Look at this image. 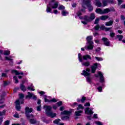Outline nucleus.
<instances>
[{
  "mask_svg": "<svg viewBox=\"0 0 125 125\" xmlns=\"http://www.w3.org/2000/svg\"><path fill=\"white\" fill-rule=\"evenodd\" d=\"M43 109H45V114L48 117L54 118V117L56 116V113H53V112L51 111V109H52L51 106L48 105H44Z\"/></svg>",
  "mask_w": 125,
  "mask_h": 125,
  "instance_id": "nucleus-1",
  "label": "nucleus"
},
{
  "mask_svg": "<svg viewBox=\"0 0 125 125\" xmlns=\"http://www.w3.org/2000/svg\"><path fill=\"white\" fill-rule=\"evenodd\" d=\"M90 2H91V1L90 0H83L82 4V7H83V8L85 9L86 5L87 7H88V9L89 12L93 10V7L92 6V5H91Z\"/></svg>",
  "mask_w": 125,
  "mask_h": 125,
  "instance_id": "nucleus-2",
  "label": "nucleus"
},
{
  "mask_svg": "<svg viewBox=\"0 0 125 125\" xmlns=\"http://www.w3.org/2000/svg\"><path fill=\"white\" fill-rule=\"evenodd\" d=\"M72 111H74V109H71V111L64 110L61 113V115H67V116L61 117L62 120V121H67L70 120V117H69V115L72 113Z\"/></svg>",
  "mask_w": 125,
  "mask_h": 125,
  "instance_id": "nucleus-3",
  "label": "nucleus"
},
{
  "mask_svg": "<svg viewBox=\"0 0 125 125\" xmlns=\"http://www.w3.org/2000/svg\"><path fill=\"white\" fill-rule=\"evenodd\" d=\"M95 19V14L92 13L90 14V16L85 15L83 17V20L87 22H92Z\"/></svg>",
  "mask_w": 125,
  "mask_h": 125,
  "instance_id": "nucleus-4",
  "label": "nucleus"
},
{
  "mask_svg": "<svg viewBox=\"0 0 125 125\" xmlns=\"http://www.w3.org/2000/svg\"><path fill=\"white\" fill-rule=\"evenodd\" d=\"M82 75L83 76H85V77H87V82H88V83H90V78L89 77V76H90V73L86 72L85 70H83V73H82Z\"/></svg>",
  "mask_w": 125,
  "mask_h": 125,
  "instance_id": "nucleus-5",
  "label": "nucleus"
},
{
  "mask_svg": "<svg viewBox=\"0 0 125 125\" xmlns=\"http://www.w3.org/2000/svg\"><path fill=\"white\" fill-rule=\"evenodd\" d=\"M28 95L26 96L25 98H33L34 100H37V96H36L34 94L28 92Z\"/></svg>",
  "mask_w": 125,
  "mask_h": 125,
  "instance_id": "nucleus-6",
  "label": "nucleus"
},
{
  "mask_svg": "<svg viewBox=\"0 0 125 125\" xmlns=\"http://www.w3.org/2000/svg\"><path fill=\"white\" fill-rule=\"evenodd\" d=\"M102 41L104 42V44L106 46H110V42H109L108 38L104 37L102 39Z\"/></svg>",
  "mask_w": 125,
  "mask_h": 125,
  "instance_id": "nucleus-7",
  "label": "nucleus"
},
{
  "mask_svg": "<svg viewBox=\"0 0 125 125\" xmlns=\"http://www.w3.org/2000/svg\"><path fill=\"white\" fill-rule=\"evenodd\" d=\"M34 111V110L32 108H30L28 106L25 107V115L27 114H31V113H32V112H33Z\"/></svg>",
  "mask_w": 125,
  "mask_h": 125,
  "instance_id": "nucleus-8",
  "label": "nucleus"
},
{
  "mask_svg": "<svg viewBox=\"0 0 125 125\" xmlns=\"http://www.w3.org/2000/svg\"><path fill=\"white\" fill-rule=\"evenodd\" d=\"M98 65V64H97V63H94V65L91 67L92 73H95V71H96V69L97 68Z\"/></svg>",
  "mask_w": 125,
  "mask_h": 125,
  "instance_id": "nucleus-9",
  "label": "nucleus"
},
{
  "mask_svg": "<svg viewBox=\"0 0 125 125\" xmlns=\"http://www.w3.org/2000/svg\"><path fill=\"white\" fill-rule=\"evenodd\" d=\"M98 74L99 76H100V82L101 83H103L104 82V76H103V74H102V72L99 71L98 72Z\"/></svg>",
  "mask_w": 125,
  "mask_h": 125,
  "instance_id": "nucleus-10",
  "label": "nucleus"
},
{
  "mask_svg": "<svg viewBox=\"0 0 125 125\" xmlns=\"http://www.w3.org/2000/svg\"><path fill=\"white\" fill-rule=\"evenodd\" d=\"M11 73L12 74H15V75L16 76L17 75H24V73L23 72H21L20 73L19 72H18V71L16 70H11Z\"/></svg>",
  "mask_w": 125,
  "mask_h": 125,
  "instance_id": "nucleus-11",
  "label": "nucleus"
},
{
  "mask_svg": "<svg viewBox=\"0 0 125 125\" xmlns=\"http://www.w3.org/2000/svg\"><path fill=\"white\" fill-rule=\"evenodd\" d=\"M25 116L27 120H31V119H34V118H35V115H34V114H32L30 113L25 114Z\"/></svg>",
  "mask_w": 125,
  "mask_h": 125,
  "instance_id": "nucleus-12",
  "label": "nucleus"
},
{
  "mask_svg": "<svg viewBox=\"0 0 125 125\" xmlns=\"http://www.w3.org/2000/svg\"><path fill=\"white\" fill-rule=\"evenodd\" d=\"M85 114H90V115H92V114H93V111H92V110L91 109L89 110V107H87L85 110Z\"/></svg>",
  "mask_w": 125,
  "mask_h": 125,
  "instance_id": "nucleus-13",
  "label": "nucleus"
},
{
  "mask_svg": "<svg viewBox=\"0 0 125 125\" xmlns=\"http://www.w3.org/2000/svg\"><path fill=\"white\" fill-rule=\"evenodd\" d=\"M95 4L98 7H101L102 6V3L99 0H95Z\"/></svg>",
  "mask_w": 125,
  "mask_h": 125,
  "instance_id": "nucleus-14",
  "label": "nucleus"
},
{
  "mask_svg": "<svg viewBox=\"0 0 125 125\" xmlns=\"http://www.w3.org/2000/svg\"><path fill=\"white\" fill-rule=\"evenodd\" d=\"M95 13L98 14L103 15V10L101 8H97L95 10Z\"/></svg>",
  "mask_w": 125,
  "mask_h": 125,
  "instance_id": "nucleus-15",
  "label": "nucleus"
},
{
  "mask_svg": "<svg viewBox=\"0 0 125 125\" xmlns=\"http://www.w3.org/2000/svg\"><path fill=\"white\" fill-rule=\"evenodd\" d=\"M92 40V36H88L86 38V41L88 43H93V42L91 41Z\"/></svg>",
  "mask_w": 125,
  "mask_h": 125,
  "instance_id": "nucleus-16",
  "label": "nucleus"
},
{
  "mask_svg": "<svg viewBox=\"0 0 125 125\" xmlns=\"http://www.w3.org/2000/svg\"><path fill=\"white\" fill-rule=\"evenodd\" d=\"M29 122L30 124H32V125H35V124H37V120L35 119V118H31L29 119Z\"/></svg>",
  "mask_w": 125,
  "mask_h": 125,
  "instance_id": "nucleus-17",
  "label": "nucleus"
},
{
  "mask_svg": "<svg viewBox=\"0 0 125 125\" xmlns=\"http://www.w3.org/2000/svg\"><path fill=\"white\" fill-rule=\"evenodd\" d=\"M89 43V45L87 46V49L90 50H92L94 47L93 43Z\"/></svg>",
  "mask_w": 125,
  "mask_h": 125,
  "instance_id": "nucleus-18",
  "label": "nucleus"
},
{
  "mask_svg": "<svg viewBox=\"0 0 125 125\" xmlns=\"http://www.w3.org/2000/svg\"><path fill=\"white\" fill-rule=\"evenodd\" d=\"M110 12L111 10H110L109 8L104 9V10H103V14H106V13H109V12Z\"/></svg>",
  "mask_w": 125,
  "mask_h": 125,
  "instance_id": "nucleus-19",
  "label": "nucleus"
},
{
  "mask_svg": "<svg viewBox=\"0 0 125 125\" xmlns=\"http://www.w3.org/2000/svg\"><path fill=\"white\" fill-rule=\"evenodd\" d=\"M113 22V21H109L106 22H105V26H112Z\"/></svg>",
  "mask_w": 125,
  "mask_h": 125,
  "instance_id": "nucleus-20",
  "label": "nucleus"
},
{
  "mask_svg": "<svg viewBox=\"0 0 125 125\" xmlns=\"http://www.w3.org/2000/svg\"><path fill=\"white\" fill-rule=\"evenodd\" d=\"M108 18H109L108 16H102L101 17H100V19L104 21L106 20V19H108Z\"/></svg>",
  "mask_w": 125,
  "mask_h": 125,
  "instance_id": "nucleus-21",
  "label": "nucleus"
},
{
  "mask_svg": "<svg viewBox=\"0 0 125 125\" xmlns=\"http://www.w3.org/2000/svg\"><path fill=\"white\" fill-rule=\"evenodd\" d=\"M88 59H90L91 60V57L89 55L83 56V59L84 60H87Z\"/></svg>",
  "mask_w": 125,
  "mask_h": 125,
  "instance_id": "nucleus-22",
  "label": "nucleus"
},
{
  "mask_svg": "<svg viewBox=\"0 0 125 125\" xmlns=\"http://www.w3.org/2000/svg\"><path fill=\"white\" fill-rule=\"evenodd\" d=\"M21 89L22 91H26L27 90V89H26V87L23 84H21Z\"/></svg>",
  "mask_w": 125,
  "mask_h": 125,
  "instance_id": "nucleus-23",
  "label": "nucleus"
},
{
  "mask_svg": "<svg viewBox=\"0 0 125 125\" xmlns=\"http://www.w3.org/2000/svg\"><path fill=\"white\" fill-rule=\"evenodd\" d=\"M82 113H83V110L76 111L75 112V116H76L77 117H78L79 116H81V114H82Z\"/></svg>",
  "mask_w": 125,
  "mask_h": 125,
  "instance_id": "nucleus-24",
  "label": "nucleus"
},
{
  "mask_svg": "<svg viewBox=\"0 0 125 125\" xmlns=\"http://www.w3.org/2000/svg\"><path fill=\"white\" fill-rule=\"evenodd\" d=\"M83 66H85V67H88L89 65H90V62H85L82 63Z\"/></svg>",
  "mask_w": 125,
  "mask_h": 125,
  "instance_id": "nucleus-25",
  "label": "nucleus"
},
{
  "mask_svg": "<svg viewBox=\"0 0 125 125\" xmlns=\"http://www.w3.org/2000/svg\"><path fill=\"white\" fill-rule=\"evenodd\" d=\"M62 14L63 16H66L67 14H69V13L65 10H63L62 12Z\"/></svg>",
  "mask_w": 125,
  "mask_h": 125,
  "instance_id": "nucleus-26",
  "label": "nucleus"
},
{
  "mask_svg": "<svg viewBox=\"0 0 125 125\" xmlns=\"http://www.w3.org/2000/svg\"><path fill=\"white\" fill-rule=\"evenodd\" d=\"M102 2L104 6H107V5H108V1L106 0H103Z\"/></svg>",
  "mask_w": 125,
  "mask_h": 125,
  "instance_id": "nucleus-27",
  "label": "nucleus"
},
{
  "mask_svg": "<svg viewBox=\"0 0 125 125\" xmlns=\"http://www.w3.org/2000/svg\"><path fill=\"white\" fill-rule=\"evenodd\" d=\"M117 38L119 39V41L121 42L123 40V38H124V36L123 35H117Z\"/></svg>",
  "mask_w": 125,
  "mask_h": 125,
  "instance_id": "nucleus-28",
  "label": "nucleus"
},
{
  "mask_svg": "<svg viewBox=\"0 0 125 125\" xmlns=\"http://www.w3.org/2000/svg\"><path fill=\"white\" fill-rule=\"evenodd\" d=\"M58 9L59 10H64L65 9V6H63V5H60L58 7Z\"/></svg>",
  "mask_w": 125,
  "mask_h": 125,
  "instance_id": "nucleus-29",
  "label": "nucleus"
},
{
  "mask_svg": "<svg viewBox=\"0 0 125 125\" xmlns=\"http://www.w3.org/2000/svg\"><path fill=\"white\" fill-rule=\"evenodd\" d=\"M3 54L4 55H9V54H10V51L5 50L4 51Z\"/></svg>",
  "mask_w": 125,
  "mask_h": 125,
  "instance_id": "nucleus-30",
  "label": "nucleus"
},
{
  "mask_svg": "<svg viewBox=\"0 0 125 125\" xmlns=\"http://www.w3.org/2000/svg\"><path fill=\"white\" fill-rule=\"evenodd\" d=\"M57 7H58V2L55 3L54 6H52V8L53 9H56L57 8Z\"/></svg>",
  "mask_w": 125,
  "mask_h": 125,
  "instance_id": "nucleus-31",
  "label": "nucleus"
},
{
  "mask_svg": "<svg viewBox=\"0 0 125 125\" xmlns=\"http://www.w3.org/2000/svg\"><path fill=\"white\" fill-rule=\"evenodd\" d=\"M37 110L39 112H41V111H42V104L37 106Z\"/></svg>",
  "mask_w": 125,
  "mask_h": 125,
  "instance_id": "nucleus-32",
  "label": "nucleus"
},
{
  "mask_svg": "<svg viewBox=\"0 0 125 125\" xmlns=\"http://www.w3.org/2000/svg\"><path fill=\"white\" fill-rule=\"evenodd\" d=\"M84 108V107L82 104H79L78 107H77V109L78 110H80V109H82V110H83Z\"/></svg>",
  "mask_w": 125,
  "mask_h": 125,
  "instance_id": "nucleus-33",
  "label": "nucleus"
},
{
  "mask_svg": "<svg viewBox=\"0 0 125 125\" xmlns=\"http://www.w3.org/2000/svg\"><path fill=\"white\" fill-rule=\"evenodd\" d=\"M61 120L60 119H56L55 121H53V123L56 125H58L59 124V122H60Z\"/></svg>",
  "mask_w": 125,
  "mask_h": 125,
  "instance_id": "nucleus-34",
  "label": "nucleus"
},
{
  "mask_svg": "<svg viewBox=\"0 0 125 125\" xmlns=\"http://www.w3.org/2000/svg\"><path fill=\"white\" fill-rule=\"evenodd\" d=\"M79 60L80 62H83V59H82V54L81 53H79L78 55Z\"/></svg>",
  "mask_w": 125,
  "mask_h": 125,
  "instance_id": "nucleus-35",
  "label": "nucleus"
},
{
  "mask_svg": "<svg viewBox=\"0 0 125 125\" xmlns=\"http://www.w3.org/2000/svg\"><path fill=\"white\" fill-rule=\"evenodd\" d=\"M51 8H50V7L49 6H47V9H46V12H51Z\"/></svg>",
  "mask_w": 125,
  "mask_h": 125,
  "instance_id": "nucleus-36",
  "label": "nucleus"
},
{
  "mask_svg": "<svg viewBox=\"0 0 125 125\" xmlns=\"http://www.w3.org/2000/svg\"><path fill=\"white\" fill-rule=\"evenodd\" d=\"M13 79L15 81V83H19V81H18V79H17V77L15 76L13 77Z\"/></svg>",
  "mask_w": 125,
  "mask_h": 125,
  "instance_id": "nucleus-37",
  "label": "nucleus"
},
{
  "mask_svg": "<svg viewBox=\"0 0 125 125\" xmlns=\"http://www.w3.org/2000/svg\"><path fill=\"white\" fill-rule=\"evenodd\" d=\"M16 108L18 111H20L21 109V106H20V104L16 105Z\"/></svg>",
  "mask_w": 125,
  "mask_h": 125,
  "instance_id": "nucleus-38",
  "label": "nucleus"
},
{
  "mask_svg": "<svg viewBox=\"0 0 125 125\" xmlns=\"http://www.w3.org/2000/svg\"><path fill=\"white\" fill-rule=\"evenodd\" d=\"M99 18H97L95 21L94 24H98L99 23Z\"/></svg>",
  "mask_w": 125,
  "mask_h": 125,
  "instance_id": "nucleus-39",
  "label": "nucleus"
},
{
  "mask_svg": "<svg viewBox=\"0 0 125 125\" xmlns=\"http://www.w3.org/2000/svg\"><path fill=\"white\" fill-rule=\"evenodd\" d=\"M95 58H96V60H97L98 61H103V59L102 58H99L98 57H95Z\"/></svg>",
  "mask_w": 125,
  "mask_h": 125,
  "instance_id": "nucleus-40",
  "label": "nucleus"
},
{
  "mask_svg": "<svg viewBox=\"0 0 125 125\" xmlns=\"http://www.w3.org/2000/svg\"><path fill=\"white\" fill-rule=\"evenodd\" d=\"M20 99H22L25 97V95H23V94L21 93L19 94Z\"/></svg>",
  "mask_w": 125,
  "mask_h": 125,
  "instance_id": "nucleus-41",
  "label": "nucleus"
},
{
  "mask_svg": "<svg viewBox=\"0 0 125 125\" xmlns=\"http://www.w3.org/2000/svg\"><path fill=\"white\" fill-rule=\"evenodd\" d=\"M99 28H100V26L99 25V24H98L94 27V29L96 31H98V30H99Z\"/></svg>",
  "mask_w": 125,
  "mask_h": 125,
  "instance_id": "nucleus-42",
  "label": "nucleus"
},
{
  "mask_svg": "<svg viewBox=\"0 0 125 125\" xmlns=\"http://www.w3.org/2000/svg\"><path fill=\"white\" fill-rule=\"evenodd\" d=\"M5 110H3L2 112L0 111V116H3V115H5Z\"/></svg>",
  "mask_w": 125,
  "mask_h": 125,
  "instance_id": "nucleus-43",
  "label": "nucleus"
},
{
  "mask_svg": "<svg viewBox=\"0 0 125 125\" xmlns=\"http://www.w3.org/2000/svg\"><path fill=\"white\" fill-rule=\"evenodd\" d=\"M15 103L16 105H20V101H19V100H17Z\"/></svg>",
  "mask_w": 125,
  "mask_h": 125,
  "instance_id": "nucleus-44",
  "label": "nucleus"
},
{
  "mask_svg": "<svg viewBox=\"0 0 125 125\" xmlns=\"http://www.w3.org/2000/svg\"><path fill=\"white\" fill-rule=\"evenodd\" d=\"M57 104L58 106H59H59H61V105H62V102L61 101H60L59 102H58L57 103Z\"/></svg>",
  "mask_w": 125,
  "mask_h": 125,
  "instance_id": "nucleus-45",
  "label": "nucleus"
},
{
  "mask_svg": "<svg viewBox=\"0 0 125 125\" xmlns=\"http://www.w3.org/2000/svg\"><path fill=\"white\" fill-rule=\"evenodd\" d=\"M118 5H121V4H122V3L124 2L123 0H118Z\"/></svg>",
  "mask_w": 125,
  "mask_h": 125,
  "instance_id": "nucleus-46",
  "label": "nucleus"
},
{
  "mask_svg": "<svg viewBox=\"0 0 125 125\" xmlns=\"http://www.w3.org/2000/svg\"><path fill=\"white\" fill-rule=\"evenodd\" d=\"M77 16H81L82 15V12H81V11H78L77 13Z\"/></svg>",
  "mask_w": 125,
  "mask_h": 125,
  "instance_id": "nucleus-47",
  "label": "nucleus"
},
{
  "mask_svg": "<svg viewBox=\"0 0 125 125\" xmlns=\"http://www.w3.org/2000/svg\"><path fill=\"white\" fill-rule=\"evenodd\" d=\"M111 29L112 27H105V31H106V32H108V31H110V30H111Z\"/></svg>",
  "mask_w": 125,
  "mask_h": 125,
  "instance_id": "nucleus-48",
  "label": "nucleus"
},
{
  "mask_svg": "<svg viewBox=\"0 0 125 125\" xmlns=\"http://www.w3.org/2000/svg\"><path fill=\"white\" fill-rule=\"evenodd\" d=\"M50 102H54V103H56V102H57V100H56V99H52V100H51L50 101Z\"/></svg>",
  "mask_w": 125,
  "mask_h": 125,
  "instance_id": "nucleus-49",
  "label": "nucleus"
},
{
  "mask_svg": "<svg viewBox=\"0 0 125 125\" xmlns=\"http://www.w3.org/2000/svg\"><path fill=\"white\" fill-rule=\"evenodd\" d=\"M85 100V97H83L82 99H81V102H82V103H83V102H84Z\"/></svg>",
  "mask_w": 125,
  "mask_h": 125,
  "instance_id": "nucleus-50",
  "label": "nucleus"
},
{
  "mask_svg": "<svg viewBox=\"0 0 125 125\" xmlns=\"http://www.w3.org/2000/svg\"><path fill=\"white\" fill-rule=\"evenodd\" d=\"M107 2H109V3L113 4L114 3V0H108Z\"/></svg>",
  "mask_w": 125,
  "mask_h": 125,
  "instance_id": "nucleus-51",
  "label": "nucleus"
},
{
  "mask_svg": "<svg viewBox=\"0 0 125 125\" xmlns=\"http://www.w3.org/2000/svg\"><path fill=\"white\" fill-rule=\"evenodd\" d=\"M1 77L6 78V77H7V75H6V73H2Z\"/></svg>",
  "mask_w": 125,
  "mask_h": 125,
  "instance_id": "nucleus-52",
  "label": "nucleus"
},
{
  "mask_svg": "<svg viewBox=\"0 0 125 125\" xmlns=\"http://www.w3.org/2000/svg\"><path fill=\"white\" fill-rule=\"evenodd\" d=\"M27 89H28V90L30 89V90H32V91H34V90H35V89L33 88V87H28L27 88Z\"/></svg>",
  "mask_w": 125,
  "mask_h": 125,
  "instance_id": "nucleus-53",
  "label": "nucleus"
},
{
  "mask_svg": "<svg viewBox=\"0 0 125 125\" xmlns=\"http://www.w3.org/2000/svg\"><path fill=\"white\" fill-rule=\"evenodd\" d=\"M110 36L111 38H114V37H115V33H111L110 34Z\"/></svg>",
  "mask_w": 125,
  "mask_h": 125,
  "instance_id": "nucleus-54",
  "label": "nucleus"
},
{
  "mask_svg": "<svg viewBox=\"0 0 125 125\" xmlns=\"http://www.w3.org/2000/svg\"><path fill=\"white\" fill-rule=\"evenodd\" d=\"M95 124H96V125H102V124H101V122L99 121L95 122Z\"/></svg>",
  "mask_w": 125,
  "mask_h": 125,
  "instance_id": "nucleus-55",
  "label": "nucleus"
},
{
  "mask_svg": "<svg viewBox=\"0 0 125 125\" xmlns=\"http://www.w3.org/2000/svg\"><path fill=\"white\" fill-rule=\"evenodd\" d=\"M105 28H106V27H105V26H104V25H101V29L102 30H105Z\"/></svg>",
  "mask_w": 125,
  "mask_h": 125,
  "instance_id": "nucleus-56",
  "label": "nucleus"
},
{
  "mask_svg": "<svg viewBox=\"0 0 125 125\" xmlns=\"http://www.w3.org/2000/svg\"><path fill=\"white\" fill-rule=\"evenodd\" d=\"M14 117L15 118H19V114L18 113H16L14 115Z\"/></svg>",
  "mask_w": 125,
  "mask_h": 125,
  "instance_id": "nucleus-57",
  "label": "nucleus"
},
{
  "mask_svg": "<svg viewBox=\"0 0 125 125\" xmlns=\"http://www.w3.org/2000/svg\"><path fill=\"white\" fill-rule=\"evenodd\" d=\"M98 90H99V91H102V86H100L99 87H98Z\"/></svg>",
  "mask_w": 125,
  "mask_h": 125,
  "instance_id": "nucleus-58",
  "label": "nucleus"
},
{
  "mask_svg": "<svg viewBox=\"0 0 125 125\" xmlns=\"http://www.w3.org/2000/svg\"><path fill=\"white\" fill-rule=\"evenodd\" d=\"M65 109V108L64 107V106H61L60 108V111H64V109Z\"/></svg>",
  "mask_w": 125,
  "mask_h": 125,
  "instance_id": "nucleus-59",
  "label": "nucleus"
},
{
  "mask_svg": "<svg viewBox=\"0 0 125 125\" xmlns=\"http://www.w3.org/2000/svg\"><path fill=\"white\" fill-rule=\"evenodd\" d=\"M5 58L6 60H8V61H9L12 60V59H10V58L7 57H5Z\"/></svg>",
  "mask_w": 125,
  "mask_h": 125,
  "instance_id": "nucleus-60",
  "label": "nucleus"
},
{
  "mask_svg": "<svg viewBox=\"0 0 125 125\" xmlns=\"http://www.w3.org/2000/svg\"><path fill=\"white\" fill-rule=\"evenodd\" d=\"M121 19H122V20H125V16H124V15H121Z\"/></svg>",
  "mask_w": 125,
  "mask_h": 125,
  "instance_id": "nucleus-61",
  "label": "nucleus"
},
{
  "mask_svg": "<svg viewBox=\"0 0 125 125\" xmlns=\"http://www.w3.org/2000/svg\"><path fill=\"white\" fill-rule=\"evenodd\" d=\"M84 106H90V104H89V103H87L84 104Z\"/></svg>",
  "mask_w": 125,
  "mask_h": 125,
  "instance_id": "nucleus-62",
  "label": "nucleus"
},
{
  "mask_svg": "<svg viewBox=\"0 0 125 125\" xmlns=\"http://www.w3.org/2000/svg\"><path fill=\"white\" fill-rule=\"evenodd\" d=\"M9 125V121H6L5 122V125Z\"/></svg>",
  "mask_w": 125,
  "mask_h": 125,
  "instance_id": "nucleus-63",
  "label": "nucleus"
},
{
  "mask_svg": "<svg viewBox=\"0 0 125 125\" xmlns=\"http://www.w3.org/2000/svg\"><path fill=\"white\" fill-rule=\"evenodd\" d=\"M121 8H125V4L120 6Z\"/></svg>",
  "mask_w": 125,
  "mask_h": 125,
  "instance_id": "nucleus-64",
  "label": "nucleus"
}]
</instances>
